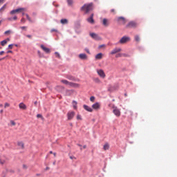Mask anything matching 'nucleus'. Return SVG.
<instances>
[{"label":"nucleus","mask_w":177,"mask_h":177,"mask_svg":"<svg viewBox=\"0 0 177 177\" xmlns=\"http://www.w3.org/2000/svg\"><path fill=\"white\" fill-rule=\"evenodd\" d=\"M93 9V3H89V4H84L81 10L82 12H84V13H89L91 10Z\"/></svg>","instance_id":"f257e3e1"},{"label":"nucleus","mask_w":177,"mask_h":177,"mask_svg":"<svg viewBox=\"0 0 177 177\" xmlns=\"http://www.w3.org/2000/svg\"><path fill=\"white\" fill-rule=\"evenodd\" d=\"M109 106L113 109V114H115V115H116V117H120V115H121V111H120V109H118V108H117V106H114V104H109Z\"/></svg>","instance_id":"f03ea898"},{"label":"nucleus","mask_w":177,"mask_h":177,"mask_svg":"<svg viewBox=\"0 0 177 177\" xmlns=\"http://www.w3.org/2000/svg\"><path fill=\"white\" fill-rule=\"evenodd\" d=\"M129 41H131V37L128 36H123L118 41V44L124 45V44H127V42H129Z\"/></svg>","instance_id":"7ed1b4c3"},{"label":"nucleus","mask_w":177,"mask_h":177,"mask_svg":"<svg viewBox=\"0 0 177 177\" xmlns=\"http://www.w3.org/2000/svg\"><path fill=\"white\" fill-rule=\"evenodd\" d=\"M26 8H17L15 10H12L10 12V15H16V13H21L23 12H25Z\"/></svg>","instance_id":"20e7f679"},{"label":"nucleus","mask_w":177,"mask_h":177,"mask_svg":"<svg viewBox=\"0 0 177 177\" xmlns=\"http://www.w3.org/2000/svg\"><path fill=\"white\" fill-rule=\"evenodd\" d=\"M138 27V23L131 21L126 25V28H136Z\"/></svg>","instance_id":"39448f33"},{"label":"nucleus","mask_w":177,"mask_h":177,"mask_svg":"<svg viewBox=\"0 0 177 177\" xmlns=\"http://www.w3.org/2000/svg\"><path fill=\"white\" fill-rule=\"evenodd\" d=\"M117 21L119 24L124 25L127 24V19L124 17H118L117 18Z\"/></svg>","instance_id":"423d86ee"},{"label":"nucleus","mask_w":177,"mask_h":177,"mask_svg":"<svg viewBox=\"0 0 177 177\" xmlns=\"http://www.w3.org/2000/svg\"><path fill=\"white\" fill-rule=\"evenodd\" d=\"M90 36L91 37V38H93V39H95V41H101L102 40V37H100L96 33L91 32V33H90Z\"/></svg>","instance_id":"0eeeda50"},{"label":"nucleus","mask_w":177,"mask_h":177,"mask_svg":"<svg viewBox=\"0 0 177 177\" xmlns=\"http://www.w3.org/2000/svg\"><path fill=\"white\" fill-rule=\"evenodd\" d=\"M97 73L101 78H106V73H104V71L102 69L97 70Z\"/></svg>","instance_id":"6e6552de"},{"label":"nucleus","mask_w":177,"mask_h":177,"mask_svg":"<svg viewBox=\"0 0 177 177\" xmlns=\"http://www.w3.org/2000/svg\"><path fill=\"white\" fill-rule=\"evenodd\" d=\"M74 115H75V112L74 111H69L67 113L68 120L70 121L71 120H73L74 118Z\"/></svg>","instance_id":"1a4fd4ad"},{"label":"nucleus","mask_w":177,"mask_h":177,"mask_svg":"<svg viewBox=\"0 0 177 177\" xmlns=\"http://www.w3.org/2000/svg\"><path fill=\"white\" fill-rule=\"evenodd\" d=\"M79 58L81 59V60H88V55L85 53H81L79 55Z\"/></svg>","instance_id":"9d476101"},{"label":"nucleus","mask_w":177,"mask_h":177,"mask_svg":"<svg viewBox=\"0 0 177 177\" xmlns=\"http://www.w3.org/2000/svg\"><path fill=\"white\" fill-rule=\"evenodd\" d=\"M93 110H99L100 109V103L96 102L92 105Z\"/></svg>","instance_id":"9b49d317"},{"label":"nucleus","mask_w":177,"mask_h":177,"mask_svg":"<svg viewBox=\"0 0 177 177\" xmlns=\"http://www.w3.org/2000/svg\"><path fill=\"white\" fill-rule=\"evenodd\" d=\"M87 21L90 23L91 24H95V20L93 19V14H91L90 17L87 18Z\"/></svg>","instance_id":"f8f14e48"},{"label":"nucleus","mask_w":177,"mask_h":177,"mask_svg":"<svg viewBox=\"0 0 177 177\" xmlns=\"http://www.w3.org/2000/svg\"><path fill=\"white\" fill-rule=\"evenodd\" d=\"M121 50H122L121 48H114L111 52V55H115V53H118L119 52H121Z\"/></svg>","instance_id":"ddd939ff"},{"label":"nucleus","mask_w":177,"mask_h":177,"mask_svg":"<svg viewBox=\"0 0 177 177\" xmlns=\"http://www.w3.org/2000/svg\"><path fill=\"white\" fill-rule=\"evenodd\" d=\"M40 47L42 49V50H44V52H45L46 53H49L50 52V49L45 47V46H44L43 44H41Z\"/></svg>","instance_id":"4468645a"},{"label":"nucleus","mask_w":177,"mask_h":177,"mask_svg":"<svg viewBox=\"0 0 177 177\" xmlns=\"http://www.w3.org/2000/svg\"><path fill=\"white\" fill-rule=\"evenodd\" d=\"M83 107L84 110H86V111H88L89 113H92V111H93V109L88 105H84Z\"/></svg>","instance_id":"2eb2a0df"},{"label":"nucleus","mask_w":177,"mask_h":177,"mask_svg":"<svg viewBox=\"0 0 177 177\" xmlns=\"http://www.w3.org/2000/svg\"><path fill=\"white\" fill-rule=\"evenodd\" d=\"M19 109H21V110H27V106L23 103V102H21L19 104Z\"/></svg>","instance_id":"dca6fc26"},{"label":"nucleus","mask_w":177,"mask_h":177,"mask_svg":"<svg viewBox=\"0 0 177 177\" xmlns=\"http://www.w3.org/2000/svg\"><path fill=\"white\" fill-rule=\"evenodd\" d=\"M103 58V54L100 53L95 55V60H100Z\"/></svg>","instance_id":"f3484780"},{"label":"nucleus","mask_w":177,"mask_h":177,"mask_svg":"<svg viewBox=\"0 0 177 177\" xmlns=\"http://www.w3.org/2000/svg\"><path fill=\"white\" fill-rule=\"evenodd\" d=\"M69 86L72 88H80V85L77 83L69 82Z\"/></svg>","instance_id":"a211bd4d"},{"label":"nucleus","mask_w":177,"mask_h":177,"mask_svg":"<svg viewBox=\"0 0 177 177\" xmlns=\"http://www.w3.org/2000/svg\"><path fill=\"white\" fill-rule=\"evenodd\" d=\"M102 24L103 26H104V27H108L109 23V20L106 18H104L103 20H102Z\"/></svg>","instance_id":"6ab92c4d"},{"label":"nucleus","mask_w":177,"mask_h":177,"mask_svg":"<svg viewBox=\"0 0 177 177\" xmlns=\"http://www.w3.org/2000/svg\"><path fill=\"white\" fill-rule=\"evenodd\" d=\"M61 24H68V20L67 19H62L60 20Z\"/></svg>","instance_id":"aec40b11"},{"label":"nucleus","mask_w":177,"mask_h":177,"mask_svg":"<svg viewBox=\"0 0 177 177\" xmlns=\"http://www.w3.org/2000/svg\"><path fill=\"white\" fill-rule=\"evenodd\" d=\"M67 80H69L70 81H76L75 77L71 75H67L66 76Z\"/></svg>","instance_id":"412c9836"},{"label":"nucleus","mask_w":177,"mask_h":177,"mask_svg":"<svg viewBox=\"0 0 177 177\" xmlns=\"http://www.w3.org/2000/svg\"><path fill=\"white\" fill-rule=\"evenodd\" d=\"M7 20H8V21H13V20H15V21H16V20H17V16H14V17L13 18H12V17H8V19H7Z\"/></svg>","instance_id":"4be33fe9"},{"label":"nucleus","mask_w":177,"mask_h":177,"mask_svg":"<svg viewBox=\"0 0 177 177\" xmlns=\"http://www.w3.org/2000/svg\"><path fill=\"white\" fill-rule=\"evenodd\" d=\"M104 150H109L110 149V145H109V143H106L104 144V147H103Z\"/></svg>","instance_id":"5701e85b"},{"label":"nucleus","mask_w":177,"mask_h":177,"mask_svg":"<svg viewBox=\"0 0 177 177\" xmlns=\"http://www.w3.org/2000/svg\"><path fill=\"white\" fill-rule=\"evenodd\" d=\"M134 39H135V41H136V42H140V36L136 35L134 37Z\"/></svg>","instance_id":"b1692460"},{"label":"nucleus","mask_w":177,"mask_h":177,"mask_svg":"<svg viewBox=\"0 0 177 177\" xmlns=\"http://www.w3.org/2000/svg\"><path fill=\"white\" fill-rule=\"evenodd\" d=\"M61 82L62 84H64L65 85H68V86L70 85V82H68L66 80H61Z\"/></svg>","instance_id":"393cba45"},{"label":"nucleus","mask_w":177,"mask_h":177,"mask_svg":"<svg viewBox=\"0 0 177 177\" xmlns=\"http://www.w3.org/2000/svg\"><path fill=\"white\" fill-rule=\"evenodd\" d=\"M17 145L19 147H21L22 149H24V143H23V142H18Z\"/></svg>","instance_id":"a878e982"},{"label":"nucleus","mask_w":177,"mask_h":177,"mask_svg":"<svg viewBox=\"0 0 177 177\" xmlns=\"http://www.w3.org/2000/svg\"><path fill=\"white\" fill-rule=\"evenodd\" d=\"M72 104L73 106V109L75 110H77V102L76 101H73Z\"/></svg>","instance_id":"bb28decb"},{"label":"nucleus","mask_w":177,"mask_h":177,"mask_svg":"<svg viewBox=\"0 0 177 177\" xmlns=\"http://www.w3.org/2000/svg\"><path fill=\"white\" fill-rule=\"evenodd\" d=\"M93 81L96 84H100V79H99L98 77L94 78Z\"/></svg>","instance_id":"cd10ccee"},{"label":"nucleus","mask_w":177,"mask_h":177,"mask_svg":"<svg viewBox=\"0 0 177 177\" xmlns=\"http://www.w3.org/2000/svg\"><path fill=\"white\" fill-rule=\"evenodd\" d=\"M6 9V4L3 6V7L0 8V13H2V12H3V10H5Z\"/></svg>","instance_id":"c85d7f7f"},{"label":"nucleus","mask_w":177,"mask_h":177,"mask_svg":"<svg viewBox=\"0 0 177 177\" xmlns=\"http://www.w3.org/2000/svg\"><path fill=\"white\" fill-rule=\"evenodd\" d=\"M6 44H8L6 42V40H3V41H1V46H5V45H6Z\"/></svg>","instance_id":"c756f323"},{"label":"nucleus","mask_w":177,"mask_h":177,"mask_svg":"<svg viewBox=\"0 0 177 177\" xmlns=\"http://www.w3.org/2000/svg\"><path fill=\"white\" fill-rule=\"evenodd\" d=\"M5 162H6L5 159L0 158V164H1V165H3V164H5Z\"/></svg>","instance_id":"7c9ffc66"},{"label":"nucleus","mask_w":177,"mask_h":177,"mask_svg":"<svg viewBox=\"0 0 177 177\" xmlns=\"http://www.w3.org/2000/svg\"><path fill=\"white\" fill-rule=\"evenodd\" d=\"M37 54L39 57H44V55L41 53V51L38 50Z\"/></svg>","instance_id":"2f4dec72"},{"label":"nucleus","mask_w":177,"mask_h":177,"mask_svg":"<svg viewBox=\"0 0 177 177\" xmlns=\"http://www.w3.org/2000/svg\"><path fill=\"white\" fill-rule=\"evenodd\" d=\"M26 16L28 21H30V23H32V21L31 20V18L30 17V16H28L27 14H26Z\"/></svg>","instance_id":"473e14b6"},{"label":"nucleus","mask_w":177,"mask_h":177,"mask_svg":"<svg viewBox=\"0 0 177 177\" xmlns=\"http://www.w3.org/2000/svg\"><path fill=\"white\" fill-rule=\"evenodd\" d=\"M67 3L69 6H71L73 5V0H67Z\"/></svg>","instance_id":"72a5a7b5"},{"label":"nucleus","mask_w":177,"mask_h":177,"mask_svg":"<svg viewBox=\"0 0 177 177\" xmlns=\"http://www.w3.org/2000/svg\"><path fill=\"white\" fill-rule=\"evenodd\" d=\"M55 57H57L58 59H60L61 57H60V54H59V53L55 52Z\"/></svg>","instance_id":"f704fd0d"},{"label":"nucleus","mask_w":177,"mask_h":177,"mask_svg":"<svg viewBox=\"0 0 177 177\" xmlns=\"http://www.w3.org/2000/svg\"><path fill=\"white\" fill-rule=\"evenodd\" d=\"M10 103H8V102H6L5 104H4V108L6 109V107H10Z\"/></svg>","instance_id":"c9c22d12"},{"label":"nucleus","mask_w":177,"mask_h":177,"mask_svg":"<svg viewBox=\"0 0 177 177\" xmlns=\"http://www.w3.org/2000/svg\"><path fill=\"white\" fill-rule=\"evenodd\" d=\"M10 124H11L12 127H15L16 125V122L13 120H10Z\"/></svg>","instance_id":"e433bc0d"},{"label":"nucleus","mask_w":177,"mask_h":177,"mask_svg":"<svg viewBox=\"0 0 177 177\" xmlns=\"http://www.w3.org/2000/svg\"><path fill=\"white\" fill-rule=\"evenodd\" d=\"M70 93H73V91L72 90H67L66 91V95H70Z\"/></svg>","instance_id":"4c0bfd02"},{"label":"nucleus","mask_w":177,"mask_h":177,"mask_svg":"<svg viewBox=\"0 0 177 177\" xmlns=\"http://www.w3.org/2000/svg\"><path fill=\"white\" fill-rule=\"evenodd\" d=\"M77 120H80V121H82V118L81 117V115L78 114V115H77Z\"/></svg>","instance_id":"58836bf2"},{"label":"nucleus","mask_w":177,"mask_h":177,"mask_svg":"<svg viewBox=\"0 0 177 177\" xmlns=\"http://www.w3.org/2000/svg\"><path fill=\"white\" fill-rule=\"evenodd\" d=\"M10 32H12L11 30H7V31H6V32H4V34H5L6 35H8L10 34Z\"/></svg>","instance_id":"ea45409f"},{"label":"nucleus","mask_w":177,"mask_h":177,"mask_svg":"<svg viewBox=\"0 0 177 177\" xmlns=\"http://www.w3.org/2000/svg\"><path fill=\"white\" fill-rule=\"evenodd\" d=\"M15 46V44H10L8 45V49H13V46Z\"/></svg>","instance_id":"a19ab883"},{"label":"nucleus","mask_w":177,"mask_h":177,"mask_svg":"<svg viewBox=\"0 0 177 177\" xmlns=\"http://www.w3.org/2000/svg\"><path fill=\"white\" fill-rule=\"evenodd\" d=\"M90 100H91V102H95V96H91L90 97Z\"/></svg>","instance_id":"79ce46f5"},{"label":"nucleus","mask_w":177,"mask_h":177,"mask_svg":"<svg viewBox=\"0 0 177 177\" xmlns=\"http://www.w3.org/2000/svg\"><path fill=\"white\" fill-rule=\"evenodd\" d=\"M21 30H25V31L27 30V26H21Z\"/></svg>","instance_id":"37998d69"},{"label":"nucleus","mask_w":177,"mask_h":177,"mask_svg":"<svg viewBox=\"0 0 177 177\" xmlns=\"http://www.w3.org/2000/svg\"><path fill=\"white\" fill-rule=\"evenodd\" d=\"M111 12L113 13V15H115V9H111Z\"/></svg>","instance_id":"c03bdc74"},{"label":"nucleus","mask_w":177,"mask_h":177,"mask_svg":"<svg viewBox=\"0 0 177 177\" xmlns=\"http://www.w3.org/2000/svg\"><path fill=\"white\" fill-rule=\"evenodd\" d=\"M85 50H86V53H88V55H91V52H89V49L85 48Z\"/></svg>","instance_id":"a18cd8bd"},{"label":"nucleus","mask_w":177,"mask_h":177,"mask_svg":"<svg viewBox=\"0 0 177 177\" xmlns=\"http://www.w3.org/2000/svg\"><path fill=\"white\" fill-rule=\"evenodd\" d=\"M21 23H26V19L22 18V19H21Z\"/></svg>","instance_id":"49530a36"},{"label":"nucleus","mask_w":177,"mask_h":177,"mask_svg":"<svg viewBox=\"0 0 177 177\" xmlns=\"http://www.w3.org/2000/svg\"><path fill=\"white\" fill-rule=\"evenodd\" d=\"M37 118H42V115H41V114H37Z\"/></svg>","instance_id":"de8ad7c7"},{"label":"nucleus","mask_w":177,"mask_h":177,"mask_svg":"<svg viewBox=\"0 0 177 177\" xmlns=\"http://www.w3.org/2000/svg\"><path fill=\"white\" fill-rule=\"evenodd\" d=\"M51 32H57V30L56 29H52Z\"/></svg>","instance_id":"09e8293b"},{"label":"nucleus","mask_w":177,"mask_h":177,"mask_svg":"<svg viewBox=\"0 0 177 177\" xmlns=\"http://www.w3.org/2000/svg\"><path fill=\"white\" fill-rule=\"evenodd\" d=\"M5 53V51H1L0 52V56H2V55H3Z\"/></svg>","instance_id":"8fccbe9b"},{"label":"nucleus","mask_w":177,"mask_h":177,"mask_svg":"<svg viewBox=\"0 0 177 177\" xmlns=\"http://www.w3.org/2000/svg\"><path fill=\"white\" fill-rule=\"evenodd\" d=\"M4 41H6V42L8 43V42H9V41H10V39L7 38V39H4Z\"/></svg>","instance_id":"3c124183"},{"label":"nucleus","mask_w":177,"mask_h":177,"mask_svg":"<svg viewBox=\"0 0 177 177\" xmlns=\"http://www.w3.org/2000/svg\"><path fill=\"white\" fill-rule=\"evenodd\" d=\"M122 55L121 54H118L116 55V57H121Z\"/></svg>","instance_id":"603ef678"},{"label":"nucleus","mask_w":177,"mask_h":177,"mask_svg":"<svg viewBox=\"0 0 177 177\" xmlns=\"http://www.w3.org/2000/svg\"><path fill=\"white\" fill-rule=\"evenodd\" d=\"M5 59H6V57L0 58V62H1V60H5Z\"/></svg>","instance_id":"864d4df0"},{"label":"nucleus","mask_w":177,"mask_h":177,"mask_svg":"<svg viewBox=\"0 0 177 177\" xmlns=\"http://www.w3.org/2000/svg\"><path fill=\"white\" fill-rule=\"evenodd\" d=\"M13 52L12 50L7 51V53H12Z\"/></svg>","instance_id":"5fc2aeb1"},{"label":"nucleus","mask_w":177,"mask_h":177,"mask_svg":"<svg viewBox=\"0 0 177 177\" xmlns=\"http://www.w3.org/2000/svg\"><path fill=\"white\" fill-rule=\"evenodd\" d=\"M5 0H0V3H3V1H4Z\"/></svg>","instance_id":"6e6d98bb"},{"label":"nucleus","mask_w":177,"mask_h":177,"mask_svg":"<svg viewBox=\"0 0 177 177\" xmlns=\"http://www.w3.org/2000/svg\"><path fill=\"white\" fill-rule=\"evenodd\" d=\"M27 37H28V38H31V35H27Z\"/></svg>","instance_id":"4d7b16f0"},{"label":"nucleus","mask_w":177,"mask_h":177,"mask_svg":"<svg viewBox=\"0 0 177 177\" xmlns=\"http://www.w3.org/2000/svg\"><path fill=\"white\" fill-rule=\"evenodd\" d=\"M0 113H1V114H3V110L1 109V110L0 111Z\"/></svg>","instance_id":"13d9d810"},{"label":"nucleus","mask_w":177,"mask_h":177,"mask_svg":"<svg viewBox=\"0 0 177 177\" xmlns=\"http://www.w3.org/2000/svg\"><path fill=\"white\" fill-rule=\"evenodd\" d=\"M83 149H86V145H84Z\"/></svg>","instance_id":"bf43d9fd"},{"label":"nucleus","mask_w":177,"mask_h":177,"mask_svg":"<svg viewBox=\"0 0 177 177\" xmlns=\"http://www.w3.org/2000/svg\"><path fill=\"white\" fill-rule=\"evenodd\" d=\"M71 160H73L74 158V156H70Z\"/></svg>","instance_id":"052dcab7"},{"label":"nucleus","mask_w":177,"mask_h":177,"mask_svg":"<svg viewBox=\"0 0 177 177\" xmlns=\"http://www.w3.org/2000/svg\"><path fill=\"white\" fill-rule=\"evenodd\" d=\"M0 107H3V104H1Z\"/></svg>","instance_id":"680f3d73"},{"label":"nucleus","mask_w":177,"mask_h":177,"mask_svg":"<svg viewBox=\"0 0 177 177\" xmlns=\"http://www.w3.org/2000/svg\"><path fill=\"white\" fill-rule=\"evenodd\" d=\"M50 154H53V151H50Z\"/></svg>","instance_id":"e2e57ef3"},{"label":"nucleus","mask_w":177,"mask_h":177,"mask_svg":"<svg viewBox=\"0 0 177 177\" xmlns=\"http://www.w3.org/2000/svg\"><path fill=\"white\" fill-rule=\"evenodd\" d=\"M54 157H56V153H53Z\"/></svg>","instance_id":"0e129e2a"},{"label":"nucleus","mask_w":177,"mask_h":177,"mask_svg":"<svg viewBox=\"0 0 177 177\" xmlns=\"http://www.w3.org/2000/svg\"><path fill=\"white\" fill-rule=\"evenodd\" d=\"M48 169H49V167H46V170L48 171Z\"/></svg>","instance_id":"69168bd1"},{"label":"nucleus","mask_w":177,"mask_h":177,"mask_svg":"<svg viewBox=\"0 0 177 177\" xmlns=\"http://www.w3.org/2000/svg\"><path fill=\"white\" fill-rule=\"evenodd\" d=\"M53 165H56V162H53Z\"/></svg>","instance_id":"338daca9"},{"label":"nucleus","mask_w":177,"mask_h":177,"mask_svg":"<svg viewBox=\"0 0 177 177\" xmlns=\"http://www.w3.org/2000/svg\"><path fill=\"white\" fill-rule=\"evenodd\" d=\"M26 14L24 12L22 13V16H24Z\"/></svg>","instance_id":"774afa93"}]
</instances>
